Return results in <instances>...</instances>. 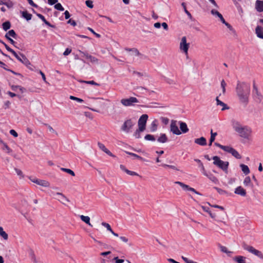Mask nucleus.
<instances>
[{
  "label": "nucleus",
  "instance_id": "f257e3e1",
  "mask_svg": "<svg viewBox=\"0 0 263 263\" xmlns=\"http://www.w3.org/2000/svg\"><path fill=\"white\" fill-rule=\"evenodd\" d=\"M236 91L239 101L246 105L249 101L250 92V85L245 82L238 81Z\"/></svg>",
  "mask_w": 263,
  "mask_h": 263
},
{
  "label": "nucleus",
  "instance_id": "f03ea898",
  "mask_svg": "<svg viewBox=\"0 0 263 263\" xmlns=\"http://www.w3.org/2000/svg\"><path fill=\"white\" fill-rule=\"evenodd\" d=\"M135 124L136 122L134 120L132 119L126 120L121 126V129L126 133H129Z\"/></svg>",
  "mask_w": 263,
  "mask_h": 263
},
{
  "label": "nucleus",
  "instance_id": "7ed1b4c3",
  "mask_svg": "<svg viewBox=\"0 0 263 263\" xmlns=\"http://www.w3.org/2000/svg\"><path fill=\"white\" fill-rule=\"evenodd\" d=\"M212 159L214 160L213 164L214 165L217 166L223 171H227L229 164L228 161H222L219 157L217 156H214Z\"/></svg>",
  "mask_w": 263,
  "mask_h": 263
},
{
  "label": "nucleus",
  "instance_id": "20e7f679",
  "mask_svg": "<svg viewBox=\"0 0 263 263\" xmlns=\"http://www.w3.org/2000/svg\"><path fill=\"white\" fill-rule=\"evenodd\" d=\"M242 248L244 250L248 251L250 253L255 255L261 259H263V254L259 250L255 249L252 246L248 245L246 243L242 244Z\"/></svg>",
  "mask_w": 263,
  "mask_h": 263
},
{
  "label": "nucleus",
  "instance_id": "39448f33",
  "mask_svg": "<svg viewBox=\"0 0 263 263\" xmlns=\"http://www.w3.org/2000/svg\"><path fill=\"white\" fill-rule=\"evenodd\" d=\"M139 100L135 97H130L127 99H122L121 100V104L124 106H133L134 103H139Z\"/></svg>",
  "mask_w": 263,
  "mask_h": 263
},
{
  "label": "nucleus",
  "instance_id": "423d86ee",
  "mask_svg": "<svg viewBox=\"0 0 263 263\" xmlns=\"http://www.w3.org/2000/svg\"><path fill=\"white\" fill-rule=\"evenodd\" d=\"M237 133L239 134L240 137L243 138H248L251 133V129L248 126H243L237 131Z\"/></svg>",
  "mask_w": 263,
  "mask_h": 263
},
{
  "label": "nucleus",
  "instance_id": "0eeeda50",
  "mask_svg": "<svg viewBox=\"0 0 263 263\" xmlns=\"http://www.w3.org/2000/svg\"><path fill=\"white\" fill-rule=\"evenodd\" d=\"M147 119L148 116L146 114H143L140 117L138 122L139 130H144L145 129Z\"/></svg>",
  "mask_w": 263,
  "mask_h": 263
},
{
  "label": "nucleus",
  "instance_id": "6e6552de",
  "mask_svg": "<svg viewBox=\"0 0 263 263\" xmlns=\"http://www.w3.org/2000/svg\"><path fill=\"white\" fill-rule=\"evenodd\" d=\"M189 46V44L186 43V37L183 36L180 43V50L183 51V52H184L185 54H187Z\"/></svg>",
  "mask_w": 263,
  "mask_h": 263
},
{
  "label": "nucleus",
  "instance_id": "1a4fd4ad",
  "mask_svg": "<svg viewBox=\"0 0 263 263\" xmlns=\"http://www.w3.org/2000/svg\"><path fill=\"white\" fill-rule=\"evenodd\" d=\"M170 130L171 132H172L174 134L177 135H179L181 134V132L178 127V126L177 125V121L176 120H173L171 121Z\"/></svg>",
  "mask_w": 263,
  "mask_h": 263
},
{
  "label": "nucleus",
  "instance_id": "9d476101",
  "mask_svg": "<svg viewBox=\"0 0 263 263\" xmlns=\"http://www.w3.org/2000/svg\"><path fill=\"white\" fill-rule=\"evenodd\" d=\"M175 183L179 185L184 190H188L193 192L197 195H201L200 193L196 191L194 188L190 187L189 185L185 184L180 181H176L175 182Z\"/></svg>",
  "mask_w": 263,
  "mask_h": 263
},
{
  "label": "nucleus",
  "instance_id": "9b49d317",
  "mask_svg": "<svg viewBox=\"0 0 263 263\" xmlns=\"http://www.w3.org/2000/svg\"><path fill=\"white\" fill-rule=\"evenodd\" d=\"M78 51L83 55V57H85L86 59H89L90 62L92 63H98L99 60L97 58L89 54L87 52H83L80 50H79Z\"/></svg>",
  "mask_w": 263,
  "mask_h": 263
},
{
  "label": "nucleus",
  "instance_id": "f8f14e48",
  "mask_svg": "<svg viewBox=\"0 0 263 263\" xmlns=\"http://www.w3.org/2000/svg\"><path fill=\"white\" fill-rule=\"evenodd\" d=\"M231 123L233 129L236 132L243 126L239 121L234 119L231 121Z\"/></svg>",
  "mask_w": 263,
  "mask_h": 263
},
{
  "label": "nucleus",
  "instance_id": "ddd939ff",
  "mask_svg": "<svg viewBox=\"0 0 263 263\" xmlns=\"http://www.w3.org/2000/svg\"><path fill=\"white\" fill-rule=\"evenodd\" d=\"M234 193L243 197L246 196L247 194L246 190L240 186L235 189Z\"/></svg>",
  "mask_w": 263,
  "mask_h": 263
},
{
  "label": "nucleus",
  "instance_id": "4468645a",
  "mask_svg": "<svg viewBox=\"0 0 263 263\" xmlns=\"http://www.w3.org/2000/svg\"><path fill=\"white\" fill-rule=\"evenodd\" d=\"M255 9L259 12L263 11V1L257 0L256 1Z\"/></svg>",
  "mask_w": 263,
  "mask_h": 263
},
{
  "label": "nucleus",
  "instance_id": "2eb2a0df",
  "mask_svg": "<svg viewBox=\"0 0 263 263\" xmlns=\"http://www.w3.org/2000/svg\"><path fill=\"white\" fill-rule=\"evenodd\" d=\"M195 143L201 146H205L207 144L206 140L203 137L196 139L195 140Z\"/></svg>",
  "mask_w": 263,
  "mask_h": 263
},
{
  "label": "nucleus",
  "instance_id": "dca6fc26",
  "mask_svg": "<svg viewBox=\"0 0 263 263\" xmlns=\"http://www.w3.org/2000/svg\"><path fill=\"white\" fill-rule=\"evenodd\" d=\"M98 145L99 147L106 154H107L109 156H114L113 154L107 148H106V147L103 144L100 142H98Z\"/></svg>",
  "mask_w": 263,
  "mask_h": 263
},
{
  "label": "nucleus",
  "instance_id": "f3484780",
  "mask_svg": "<svg viewBox=\"0 0 263 263\" xmlns=\"http://www.w3.org/2000/svg\"><path fill=\"white\" fill-rule=\"evenodd\" d=\"M179 124L180 125V130L183 133H186L187 132H188L189 129L187 126V124H186V123L182 121H179Z\"/></svg>",
  "mask_w": 263,
  "mask_h": 263
},
{
  "label": "nucleus",
  "instance_id": "a211bd4d",
  "mask_svg": "<svg viewBox=\"0 0 263 263\" xmlns=\"http://www.w3.org/2000/svg\"><path fill=\"white\" fill-rule=\"evenodd\" d=\"M255 33L259 38L263 39V28L261 26H257L255 29Z\"/></svg>",
  "mask_w": 263,
  "mask_h": 263
},
{
  "label": "nucleus",
  "instance_id": "6ab92c4d",
  "mask_svg": "<svg viewBox=\"0 0 263 263\" xmlns=\"http://www.w3.org/2000/svg\"><path fill=\"white\" fill-rule=\"evenodd\" d=\"M253 95L257 102H260L262 100L263 96L259 92L258 90H256V91L253 92Z\"/></svg>",
  "mask_w": 263,
  "mask_h": 263
},
{
  "label": "nucleus",
  "instance_id": "aec40b11",
  "mask_svg": "<svg viewBox=\"0 0 263 263\" xmlns=\"http://www.w3.org/2000/svg\"><path fill=\"white\" fill-rule=\"evenodd\" d=\"M211 13L214 15H215V16H217V17H218V18H220L221 22L223 23V22H224L225 21V20L224 19V18L223 17L222 14L221 13H220L218 11L215 10V9H212L211 11Z\"/></svg>",
  "mask_w": 263,
  "mask_h": 263
},
{
  "label": "nucleus",
  "instance_id": "412c9836",
  "mask_svg": "<svg viewBox=\"0 0 263 263\" xmlns=\"http://www.w3.org/2000/svg\"><path fill=\"white\" fill-rule=\"evenodd\" d=\"M101 224L105 228H106L107 229V230L108 231H109V232H110L114 236H116V237H118V234L117 233H115L113 230H112L110 226L108 223H106V222H102Z\"/></svg>",
  "mask_w": 263,
  "mask_h": 263
},
{
  "label": "nucleus",
  "instance_id": "4be33fe9",
  "mask_svg": "<svg viewBox=\"0 0 263 263\" xmlns=\"http://www.w3.org/2000/svg\"><path fill=\"white\" fill-rule=\"evenodd\" d=\"M56 194L61 197L58 200L63 204H65V201L69 202V200L62 193H57Z\"/></svg>",
  "mask_w": 263,
  "mask_h": 263
},
{
  "label": "nucleus",
  "instance_id": "5701e85b",
  "mask_svg": "<svg viewBox=\"0 0 263 263\" xmlns=\"http://www.w3.org/2000/svg\"><path fill=\"white\" fill-rule=\"evenodd\" d=\"M158 142L160 143H165L168 141V138L165 134H161L157 139Z\"/></svg>",
  "mask_w": 263,
  "mask_h": 263
},
{
  "label": "nucleus",
  "instance_id": "b1692460",
  "mask_svg": "<svg viewBox=\"0 0 263 263\" xmlns=\"http://www.w3.org/2000/svg\"><path fill=\"white\" fill-rule=\"evenodd\" d=\"M37 182V184L40 185L44 187H49L50 186V183L48 181L44 180H41L38 179Z\"/></svg>",
  "mask_w": 263,
  "mask_h": 263
},
{
  "label": "nucleus",
  "instance_id": "393cba45",
  "mask_svg": "<svg viewBox=\"0 0 263 263\" xmlns=\"http://www.w3.org/2000/svg\"><path fill=\"white\" fill-rule=\"evenodd\" d=\"M0 143L3 145L2 149L3 151H6L7 153H10L12 149L8 146V145L0 139Z\"/></svg>",
  "mask_w": 263,
  "mask_h": 263
},
{
  "label": "nucleus",
  "instance_id": "a878e982",
  "mask_svg": "<svg viewBox=\"0 0 263 263\" xmlns=\"http://www.w3.org/2000/svg\"><path fill=\"white\" fill-rule=\"evenodd\" d=\"M216 101L217 102V104L218 105H220L222 106V108L221 109L222 110H224L226 109H228L229 108V107L227 106L226 104L223 103V102L221 101L218 99V97H216Z\"/></svg>",
  "mask_w": 263,
  "mask_h": 263
},
{
  "label": "nucleus",
  "instance_id": "bb28decb",
  "mask_svg": "<svg viewBox=\"0 0 263 263\" xmlns=\"http://www.w3.org/2000/svg\"><path fill=\"white\" fill-rule=\"evenodd\" d=\"M20 56L23 58V60L21 63L25 64L28 67H29V65H31V63L28 60V59L26 57V56L23 53H20Z\"/></svg>",
  "mask_w": 263,
  "mask_h": 263
},
{
  "label": "nucleus",
  "instance_id": "cd10ccee",
  "mask_svg": "<svg viewBox=\"0 0 263 263\" xmlns=\"http://www.w3.org/2000/svg\"><path fill=\"white\" fill-rule=\"evenodd\" d=\"M246 257L242 256H237L234 258V260L237 263H246Z\"/></svg>",
  "mask_w": 263,
  "mask_h": 263
},
{
  "label": "nucleus",
  "instance_id": "c85d7f7f",
  "mask_svg": "<svg viewBox=\"0 0 263 263\" xmlns=\"http://www.w3.org/2000/svg\"><path fill=\"white\" fill-rule=\"evenodd\" d=\"M125 50L127 51H132L135 55L139 56L141 55V54L139 52V50L136 48H125Z\"/></svg>",
  "mask_w": 263,
  "mask_h": 263
},
{
  "label": "nucleus",
  "instance_id": "c756f323",
  "mask_svg": "<svg viewBox=\"0 0 263 263\" xmlns=\"http://www.w3.org/2000/svg\"><path fill=\"white\" fill-rule=\"evenodd\" d=\"M80 218L83 221L85 222L86 224H88L89 226L92 227V226L90 223V218L88 216L81 215Z\"/></svg>",
  "mask_w": 263,
  "mask_h": 263
},
{
  "label": "nucleus",
  "instance_id": "7c9ffc66",
  "mask_svg": "<svg viewBox=\"0 0 263 263\" xmlns=\"http://www.w3.org/2000/svg\"><path fill=\"white\" fill-rule=\"evenodd\" d=\"M240 167L241 168L242 171L246 175H248L250 173V170L248 166L245 164H241L240 165Z\"/></svg>",
  "mask_w": 263,
  "mask_h": 263
},
{
  "label": "nucleus",
  "instance_id": "2f4dec72",
  "mask_svg": "<svg viewBox=\"0 0 263 263\" xmlns=\"http://www.w3.org/2000/svg\"><path fill=\"white\" fill-rule=\"evenodd\" d=\"M22 15L27 21H29L32 18V14L28 13L26 11H22Z\"/></svg>",
  "mask_w": 263,
  "mask_h": 263
},
{
  "label": "nucleus",
  "instance_id": "473e14b6",
  "mask_svg": "<svg viewBox=\"0 0 263 263\" xmlns=\"http://www.w3.org/2000/svg\"><path fill=\"white\" fill-rule=\"evenodd\" d=\"M206 177H208L210 180H211L212 182H213L215 183H217L218 182V180L217 178L215 177L213 175L211 174H208L206 173V175H205Z\"/></svg>",
  "mask_w": 263,
  "mask_h": 263
},
{
  "label": "nucleus",
  "instance_id": "72a5a7b5",
  "mask_svg": "<svg viewBox=\"0 0 263 263\" xmlns=\"http://www.w3.org/2000/svg\"><path fill=\"white\" fill-rule=\"evenodd\" d=\"M181 6L183 7V9H184V11L185 12V13L187 14V15L188 16L189 18L191 20H193V17L191 14V13L186 9V5H185V3H182L181 4Z\"/></svg>",
  "mask_w": 263,
  "mask_h": 263
},
{
  "label": "nucleus",
  "instance_id": "f704fd0d",
  "mask_svg": "<svg viewBox=\"0 0 263 263\" xmlns=\"http://www.w3.org/2000/svg\"><path fill=\"white\" fill-rule=\"evenodd\" d=\"M3 29L5 31H7L11 27V23L9 21H6L2 24Z\"/></svg>",
  "mask_w": 263,
  "mask_h": 263
},
{
  "label": "nucleus",
  "instance_id": "c9c22d12",
  "mask_svg": "<svg viewBox=\"0 0 263 263\" xmlns=\"http://www.w3.org/2000/svg\"><path fill=\"white\" fill-rule=\"evenodd\" d=\"M5 35H7L8 37H10V36H11L14 39H15L17 36V34H16L15 32L13 30H9L6 34Z\"/></svg>",
  "mask_w": 263,
  "mask_h": 263
},
{
  "label": "nucleus",
  "instance_id": "e433bc0d",
  "mask_svg": "<svg viewBox=\"0 0 263 263\" xmlns=\"http://www.w3.org/2000/svg\"><path fill=\"white\" fill-rule=\"evenodd\" d=\"M157 121L155 120L151 124V127H150V130L152 132H154L157 130Z\"/></svg>",
  "mask_w": 263,
  "mask_h": 263
},
{
  "label": "nucleus",
  "instance_id": "4c0bfd02",
  "mask_svg": "<svg viewBox=\"0 0 263 263\" xmlns=\"http://www.w3.org/2000/svg\"><path fill=\"white\" fill-rule=\"evenodd\" d=\"M0 235L5 239L7 240L8 238V234L4 231L3 228L0 227Z\"/></svg>",
  "mask_w": 263,
  "mask_h": 263
},
{
  "label": "nucleus",
  "instance_id": "58836bf2",
  "mask_svg": "<svg viewBox=\"0 0 263 263\" xmlns=\"http://www.w3.org/2000/svg\"><path fill=\"white\" fill-rule=\"evenodd\" d=\"M61 170L62 171L66 172V173L71 175L72 176H75L74 172L70 169L62 167V168H61Z\"/></svg>",
  "mask_w": 263,
  "mask_h": 263
},
{
  "label": "nucleus",
  "instance_id": "ea45409f",
  "mask_svg": "<svg viewBox=\"0 0 263 263\" xmlns=\"http://www.w3.org/2000/svg\"><path fill=\"white\" fill-rule=\"evenodd\" d=\"M233 156L235 157L237 159H241V157L240 155L238 153V152L235 150L234 148L232 150L231 153Z\"/></svg>",
  "mask_w": 263,
  "mask_h": 263
},
{
  "label": "nucleus",
  "instance_id": "a19ab883",
  "mask_svg": "<svg viewBox=\"0 0 263 263\" xmlns=\"http://www.w3.org/2000/svg\"><path fill=\"white\" fill-rule=\"evenodd\" d=\"M144 130H139V128L138 127V129H136V130L134 133V136L137 138L139 139L141 138V133L143 132Z\"/></svg>",
  "mask_w": 263,
  "mask_h": 263
},
{
  "label": "nucleus",
  "instance_id": "79ce46f5",
  "mask_svg": "<svg viewBox=\"0 0 263 263\" xmlns=\"http://www.w3.org/2000/svg\"><path fill=\"white\" fill-rule=\"evenodd\" d=\"M145 140L147 141H155L156 140V139L154 137V136L150 134H147L144 137Z\"/></svg>",
  "mask_w": 263,
  "mask_h": 263
},
{
  "label": "nucleus",
  "instance_id": "37998d69",
  "mask_svg": "<svg viewBox=\"0 0 263 263\" xmlns=\"http://www.w3.org/2000/svg\"><path fill=\"white\" fill-rule=\"evenodd\" d=\"M220 248L221 251H222V252L227 253L229 256H230L231 254H232L233 253L232 252L228 251V250L227 248V247H226L224 246H221Z\"/></svg>",
  "mask_w": 263,
  "mask_h": 263
},
{
  "label": "nucleus",
  "instance_id": "c03bdc74",
  "mask_svg": "<svg viewBox=\"0 0 263 263\" xmlns=\"http://www.w3.org/2000/svg\"><path fill=\"white\" fill-rule=\"evenodd\" d=\"M243 184L245 186H249L251 184V181L250 177L248 176L246 177L243 181Z\"/></svg>",
  "mask_w": 263,
  "mask_h": 263
},
{
  "label": "nucleus",
  "instance_id": "a18cd8bd",
  "mask_svg": "<svg viewBox=\"0 0 263 263\" xmlns=\"http://www.w3.org/2000/svg\"><path fill=\"white\" fill-rule=\"evenodd\" d=\"M128 155H129L132 156H133L135 158H137L139 160H143V158L142 157H141V156L135 154V153H130V152H125Z\"/></svg>",
  "mask_w": 263,
  "mask_h": 263
},
{
  "label": "nucleus",
  "instance_id": "49530a36",
  "mask_svg": "<svg viewBox=\"0 0 263 263\" xmlns=\"http://www.w3.org/2000/svg\"><path fill=\"white\" fill-rule=\"evenodd\" d=\"M1 5H6L8 8H11L13 6V4L11 1H9L7 2H4L3 1H1Z\"/></svg>",
  "mask_w": 263,
  "mask_h": 263
},
{
  "label": "nucleus",
  "instance_id": "de8ad7c7",
  "mask_svg": "<svg viewBox=\"0 0 263 263\" xmlns=\"http://www.w3.org/2000/svg\"><path fill=\"white\" fill-rule=\"evenodd\" d=\"M222 149L229 153H231L233 148L229 146H224L222 147Z\"/></svg>",
  "mask_w": 263,
  "mask_h": 263
},
{
  "label": "nucleus",
  "instance_id": "09e8293b",
  "mask_svg": "<svg viewBox=\"0 0 263 263\" xmlns=\"http://www.w3.org/2000/svg\"><path fill=\"white\" fill-rule=\"evenodd\" d=\"M222 149L229 153H231L233 148L229 146H224L222 147Z\"/></svg>",
  "mask_w": 263,
  "mask_h": 263
},
{
  "label": "nucleus",
  "instance_id": "8fccbe9b",
  "mask_svg": "<svg viewBox=\"0 0 263 263\" xmlns=\"http://www.w3.org/2000/svg\"><path fill=\"white\" fill-rule=\"evenodd\" d=\"M54 8L58 10L63 11L64 9L60 3L55 4Z\"/></svg>",
  "mask_w": 263,
  "mask_h": 263
},
{
  "label": "nucleus",
  "instance_id": "3c124183",
  "mask_svg": "<svg viewBox=\"0 0 263 263\" xmlns=\"http://www.w3.org/2000/svg\"><path fill=\"white\" fill-rule=\"evenodd\" d=\"M133 74H136L137 75L138 77H143V76H145V77H148V75L146 73H142V72H138V71H133Z\"/></svg>",
  "mask_w": 263,
  "mask_h": 263
},
{
  "label": "nucleus",
  "instance_id": "603ef678",
  "mask_svg": "<svg viewBox=\"0 0 263 263\" xmlns=\"http://www.w3.org/2000/svg\"><path fill=\"white\" fill-rule=\"evenodd\" d=\"M79 82L81 83H86V84H92V85H95L97 86H99V84L97 83L96 82H95L93 81H83V80H80V81H79Z\"/></svg>",
  "mask_w": 263,
  "mask_h": 263
},
{
  "label": "nucleus",
  "instance_id": "864d4df0",
  "mask_svg": "<svg viewBox=\"0 0 263 263\" xmlns=\"http://www.w3.org/2000/svg\"><path fill=\"white\" fill-rule=\"evenodd\" d=\"M227 85V84L224 80H222L221 82V87L222 88V93L223 94L226 92V86Z\"/></svg>",
  "mask_w": 263,
  "mask_h": 263
},
{
  "label": "nucleus",
  "instance_id": "5fc2aeb1",
  "mask_svg": "<svg viewBox=\"0 0 263 263\" xmlns=\"http://www.w3.org/2000/svg\"><path fill=\"white\" fill-rule=\"evenodd\" d=\"M69 98L71 100L76 101H77L78 102H80V103H82V102H83L84 101L83 100H82V99H80V98L74 97L73 96H70Z\"/></svg>",
  "mask_w": 263,
  "mask_h": 263
},
{
  "label": "nucleus",
  "instance_id": "6e6d98bb",
  "mask_svg": "<svg viewBox=\"0 0 263 263\" xmlns=\"http://www.w3.org/2000/svg\"><path fill=\"white\" fill-rule=\"evenodd\" d=\"M5 37L10 42V43L12 44L16 48H18L16 44V43L13 40H12L11 38L10 37H8L7 35H5Z\"/></svg>",
  "mask_w": 263,
  "mask_h": 263
},
{
  "label": "nucleus",
  "instance_id": "4d7b16f0",
  "mask_svg": "<svg viewBox=\"0 0 263 263\" xmlns=\"http://www.w3.org/2000/svg\"><path fill=\"white\" fill-rule=\"evenodd\" d=\"M182 259L184 260V261L185 263H198V262L194 261L192 260H190V259H188L187 258L184 257L183 256H182Z\"/></svg>",
  "mask_w": 263,
  "mask_h": 263
},
{
  "label": "nucleus",
  "instance_id": "13d9d810",
  "mask_svg": "<svg viewBox=\"0 0 263 263\" xmlns=\"http://www.w3.org/2000/svg\"><path fill=\"white\" fill-rule=\"evenodd\" d=\"M217 135V133H213V130H211V137L210 139V140L214 141L215 139V137Z\"/></svg>",
  "mask_w": 263,
  "mask_h": 263
},
{
  "label": "nucleus",
  "instance_id": "bf43d9fd",
  "mask_svg": "<svg viewBox=\"0 0 263 263\" xmlns=\"http://www.w3.org/2000/svg\"><path fill=\"white\" fill-rule=\"evenodd\" d=\"M214 189L218 192L219 194L222 195L227 193V192L217 187H214Z\"/></svg>",
  "mask_w": 263,
  "mask_h": 263
},
{
  "label": "nucleus",
  "instance_id": "052dcab7",
  "mask_svg": "<svg viewBox=\"0 0 263 263\" xmlns=\"http://www.w3.org/2000/svg\"><path fill=\"white\" fill-rule=\"evenodd\" d=\"M115 261V263H123L124 261V259H119L118 257H115L112 259Z\"/></svg>",
  "mask_w": 263,
  "mask_h": 263
},
{
  "label": "nucleus",
  "instance_id": "680f3d73",
  "mask_svg": "<svg viewBox=\"0 0 263 263\" xmlns=\"http://www.w3.org/2000/svg\"><path fill=\"white\" fill-rule=\"evenodd\" d=\"M85 4L86 6L90 8H92L93 7L92 2L91 1L87 0L85 2Z\"/></svg>",
  "mask_w": 263,
  "mask_h": 263
},
{
  "label": "nucleus",
  "instance_id": "e2e57ef3",
  "mask_svg": "<svg viewBox=\"0 0 263 263\" xmlns=\"http://www.w3.org/2000/svg\"><path fill=\"white\" fill-rule=\"evenodd\" d=\"M162 166H164V167H167L168 168H172V169H173V170H175L176 171H179V170L174 165L164 164H162Z\"/></svg>",
  "mask_w": 263,
  "mask_h": 263
},
{
  "label": "nucleus",
  "instance_id": "0e129e2a",
  "mask_svg": "<svg viewBox=\"0 0 263 263\" xmlns=\"http://www.w3.org/2000/svg\"><path fill=\"white\" fill-rule=\"evenodd\" d=\"M161 120L162 122L165 125H166L169 122V119L167 118L166 117H161Z\"/></svg>",
  "mask_w": 263,
  "mask_h": 263
},
{
  "label": "nucleus",
  "instance_id": "69168bd1",
  "mask_svg": "<svg viewBox=\"0 0 263 263\" xmlns=\"http://www.w3.org/2000/svg\"><path fill=\"white\" fill-rule=\"evenodd\" d=\"M88 29L91 32H92L98 38H100L101 37V35L95 32V31L91 28L90 27H88Z\"/></svg>",
  "mask_w": 263,
  "mask_h": 263
},
{
  "label": "nucleus",
  "instance_id": "338daca9",
  "mask_svg": "<svg viewBox=\"0 0 263 263\" xmlns=\"http://www.w3.org/2000/svg\"><path fill=\"white\" fill-rule=\"evenodd\" d=\"M126 173L130 176H138V174L136 172L129 170H126Z\"/></svg>",
  "mask_w": 263,
  "mask_h": 263
},
{
  "label": "nucleus",
  "instance_id": "774afa93",
  "mask_svg": "<svg viewBox=\"0 0 263 263\" xmlns=\"http://www.w3.org/2000/svg\"><path fill=\"white\" fill-rule=\"evenodd\" d=\"M199 167L201 168V171L204 175H206V172L204 168L203 163H201L199 165Z\"/></svg>",
  "mask_w": 263,
  "mask_h": 263
}]
</instances>
